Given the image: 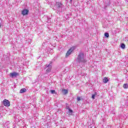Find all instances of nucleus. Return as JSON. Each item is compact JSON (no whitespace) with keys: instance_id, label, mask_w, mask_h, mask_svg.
I'll use <instances>...</instances> for the list:
<instances>
[{"instance_id":"5","label":"nucleus","mask_w":128,"mask_h":128,"mask_svg":"<svg viewBox=\"0 0 128 128\" xmlns=\"http://www.w3.org/2000/svg\"><path fill=\"white\" fill-rule=\"evenodd\" d=\"M52 63L50 62L49 64L46 65V68H48L46 70V72H50V70H52Z\"/></svg>"},{"instance_id":"8","label":"nucleus","mask_w":128,"mask_h":128,"mask_svg":"<svg viewBox=\"0 0 128 128\" xmlns=\"http://www.w3.org/2000/svg\"><path fill=\"white\" fill-rule=\"evenodd\" d=\"M56 5L57 6L58 8H60L62 6V4L60 2H56Z\"/></svg>"},{"instance_id":"14","label":"nucleus","mask_w":128,"mask_h":128,"mask_svg":"<svg viewBox=\"0 0 128 128\" xmlns=\"http://www.w3.org/2000/svg\"><path fill=\"white\" fill-rule=\"evenodd\" d=\"M104 36H106V38H109L110 36V34L108 32L104 33Z\"/></svg>"},{"instance_id":"17","label":"nucleus","mask_w":128,"mask_h":128,"mask_svg":"<svg viewBox=\"0 0 128 128\" xmlns=\"http://www.w3.org/2000/svg\"><path fill=\"white\" fill-rule=\"evenodd\" d=\"M76 100H78V102H80V97H77V98H76Z\"/></svg>"},{"instance_id":"18","label":"nucleus","mask_w":128,"mask_h":128,"mask_svg":"<svg viewBox=\"0 0 128 128\" xmlns=\"http://www.w3.org/2000/svg\"><path fill=\"white\" fill-rule=\"evenodd\" d=\"M1 24V23L0 22V28H2V25Z\"/></svg>"},{"instance_id":"16","label":"nucleus","mask_w":128,"mask_h":128,"mask_svg":"<svg viewBox=\"0 0 128 128\" xmlns=\"http://www.w3.org/2000/svg\"><path fill=\"white\" fill-rule=\"evenodd\" d=\"M51 94H56V90H51Z\"/></svg>"},{"instance_id":"13","label":"nucleus","mask_w":128,"mask_h":128,"mask_svg":"<svg viewBox=\"0 0 128 128\" xmlns=\"http://www.w3.org/2000/svg\"><path fill=\"white\" fill-rule=\"evenodd\" d=\"M123 88H128V84H124Z\"/></svg>"},{"instance_id":"1","label":"nucleus","mask_w":128,"mask_h":128,"mask_svg":"<svg viewBox=\"0 0 128 128\" xmlns=\"http://www.w3.org/2000/svg\"><path fill=\"white\" fill-rule=\"evenodd\" d=\"M84 53H80L78 58L77 60L78 62H86V60H84Z\"/></svg>"},{"instance_id":"2","label":"nucleus","mask_w":128,"mask_h":128,"mask_svg":"<svg viewBox=\"0 0 128 128\" xmlns=\"http://www.w3.org/2000/svg\"><path fill=\"white\" fill-rule=\"evenodd\" d=\"M75 48H76L74 46L70 48V50L68 51H67V52L66 53V58H68V56H70V54H72V52L74 50Z\"/></svg>"},{"instance_id":"6","label":"nucleus","mask_w":128,"mask_h":128,"mask_svg":"<svg viewBox=\"0 0 128 128\" xmlns=\"http://www.w3.org/2000/svg\"><path fill=\"white\" fill-rule=\"evenodd\" d=\"M22 16H26L28 14V10L27 9H24L22 10Z\"/></svg>"},{"instance_id":"4","label":"nucleus","mask_w":128,"mask_h":128,"mask_svg":"<svg viewBox=\"0 0 128 128\" xmlns=\"http://www.w3.org/2000/svg\"><path fill=\"white\" fill-rule=\"evenodd\" d=\"M18 76H19V74L16 72H11L10 74V78H16Z\"/></svg>"},{"instance_id":"10","label":"nucleus","mask_w":128,"mask_h":128,"mask_svg":"<svg viewBox=\"0 0 128 128\" xmlns=\"http://www.w3.org/2000/svg\"><path fill=\"white\" fill-rule=\"evenodd\" d=\"M26 92V89L25 88H22L20 90V94H24V92Z\"/></svg>"},{"instance_id":"15","label":"nucleus","mask_w":128,"mask_h":128,"mask_svg":"<svg viewBox=\"0 0 128 128\" xmlns=\"http://www.w3.org/2000/svg\"><path fill=\"white\" fill-rule=\"evenodd\" d=\"M121 48L123 49L126 48V45L124 44H121Z\"/></svg>"},{"instance_id":"12","label":"nucleus","mask_w":128,"mask_h":128,"mask_svg":"<svg viewBox=\"0 0 128 128\" xmlns=\"http://www.w3.org/2000/svg\"><path fill=\"white\" fill-rule=\"evenodd\" d=\"M68 112H69V114H72V112H74V111H72V110L70 109V108H68Z\"/></svg>"},{"instance_id":"7","label":"nucleus","mask_w":128,"mask_h":128,"mask_svg":"<svg viewBox=\"0 0 128 128\" xmlns=\"http://www.w3.org/2000/svg\"><path fill=\"white\" fill-rule=\"evenodd\" d=\"M62 93L63 94H68V90H66V89H62Z\"/></svg>"},{"instance_id":"11","label":"nucleus","mask_w":128,"mask_h":128,"mask_svg":"<svg viewBox=\"0 0 128 128\" xmlns=\"http://www.w3.org/2000/svg\"><path fill=\"white\" fill-rule=\"evenodd\" d=\"M96 94H98V93H96V92H95L94 94L92 95V100H94V98H96Z\"/></svg>"},{"instance_id":"9","label":"nucleus","mask_w":128,"mask_h":128,"mask_svg":"<svg viewBox=\"0 0 128 128\" xmlns=\"http://www.w3.org/2000/svg\"><path fill=\"white\" fill-rule=\"evenodd\" d=\"M108 82V78L105 77L103 79V82L104 84H106V82Z\"/></svg>"},{"instance_id":"3","label":"nucleus","mask_w":128,"mask_h":128,"mask_svg":"<svg viewBox=\"0 0 128 128\" xmlns=\"http://www.w3.org/2000/svg\"><path fill=\"white\" fill-rule=\"evenodd\" d=\"M3 104L4 106H10V102L6 99H5L3 100Z\"/></svg>"}]
</instances>
